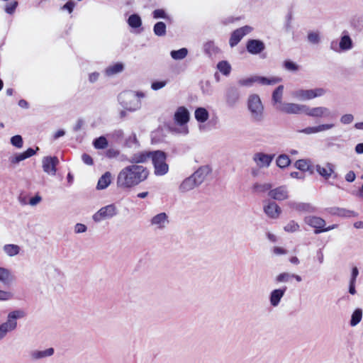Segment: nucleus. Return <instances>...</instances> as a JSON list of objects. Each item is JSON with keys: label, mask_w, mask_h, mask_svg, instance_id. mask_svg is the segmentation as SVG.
Wrapping results in <instances>:
<instances>
[{"label": "nucleus", "mask_w": 363, "mask_h": 363, "mask_svg": "<svg viewBox=\"0 0 363 363\" xmlns=\"http://www.w3.org/2000/svg\"><path fill=\"white\" fill-rule=\"evenodd\" d=\"M148 175V169L143 165H128L119 172L116 185L121 189H130L145 181Z\"/></svg>", "instance_id": "nucleus-1"}, {"label": "nucleus", "mask_w": 363, "mask_h": 363, "mask_svg": "<svg viewBox=\"0 0 363 363\" xmlns=\"http://www.w3.org/2000/svg\"><path fill=\"white\" fill-rule=\"evenodd\" d=\"M143 91L128 90L121 92L118 95L120 104L126 110L134 112L141 108V99L145 97Z\"/></svg>", "instance_id": "nucleus-2"}, {"label": "nucleus", "mask_w": 363, "mask_h": 363, "mask_svg": "<svg viewBox=\"0 0 363 363\" xmlns=\"http://www.w3.org/2000/svg\"><path fill=\"white\" fill-rule=\"evenodd\" d=\"M26 316V313L23 309H16L11 311L6 317V320L0 323V330L1 331L4 338L7 335L16 330L18 328L17 320L23 319Z\"/></svg>", "instance_id": "nucleus-3"}, {"label": "nucleus", "mask_w": 363, "mask_h": 363, "mask_svg": "<svg viewBox=\"0 0 363 363\" xmlns=\"http://www.w3.org/2000/svg\"><path fill=\"white\" fill-rule=\"evenodd\" d=\"M250 118L254 122H262L264 119V106L259 95L250 94L247 101Z\"/></svg>", "instance_id": "nucleus-4"}, {"label": "nucleus", "mask_w": 363, "mask_h": 363, "mask_svg": "<svg viewBox=\"0 0 363 363\" xmlns=\"http://www.w3.org/2000/svg\"><path fill=\"white\" fill-rule=\"evenodd\" d=\"M166 154L165 152L157 150L151 154V158L155 167V174L157 176H163L169 171V166L166 163Z\"/></svg>", "instance_id": "nucleus-5"}, {"label": "nucleus", "mask_w": 363, "mask_h": 363, "mask_svg": "<svg viewBox=\"0 0 363 363\" xmlns=\"http://www.w3.org/2000/svg\"><path fill=\"white\" fill-rule=\"evenodd\" d=\"M326 93L323 88H316L314 89H296L291 92V96L298 101H308L317 97H320Z\"/></svg>", "instance_id": "nucleus-6"}, {"label": "nucleus", "mask_w": 363, "mask_h": 363, "mask_svg": "<svg viewBox=\"0 0 363 363\" xmlns=\"http://www.w3.org/2000/svg\"><path fill=\"white\" fill-rule=\"evenodd\" d=\"M118 213V210L114 203L101 207L93 216L92 219L95 223H100L104 220L111 219Z\"/></svg>", "instance_id": "nucleus-7"}, {"label": "nucleus", "mask_w": 363, "mask_h": 363, "mask_svg": "<svg viewBox=\"0 0 363 363\" xmlns=\"http://www.w3.org/2000/svg\"><path fill=\"white\" fill-rule=\"evenodd\" d=\"M278 111L285 114H306V105L292 102H285L281 104Z\"/></svg>", "instance_id": "nucleus-8"}, {"label": "nucleus", "mask_w": 363, "mask_h": 363, "mask_svg": "<svg viewBox=\"0 0 363 363\" xmlns=\"http://www.w3.org/2000/svg\"><path fill=\"white\" fill-rule=\"evenodd\" d=\"M306 115L313 118H330L332 117V112L325 106L311 108L306 105Z\"/></svg>", "instance_id": "nucleus-9"}, {"label": "nucleus", "mask_w": 363, "mask_h": 363, "mask_svg": "<svg viewBox=\"0 0 363 363\" xmlns=\"http://www.w3.org/2000/svg\"><path fill=\"white\" fill-rule=\"evenodd\" d=\"M315 170L326 180L330 177L336 179L337 177V174L335 173V165L330 162H327L324 165L317 164Z\"/></svg>", "instance_id": "nucleus-10"}, {"label": "nucleus", "mask_w": 363, "mask_h": 363, "mask_svg": "<svg viewBox=\"0 0 363 363\" xmlns=\"http://www.w3.org/2000/svg\"><path fill=\"white\" fill-rule=\"evenodd\" d=\"M252 30V28L249 26H245L233 32L230 38L229 43L231 47L237 45L241 39L250 33Z\"/></svg>", "instance_id": "nucleus-11"}, {"label": "nucleus", "mask_w": 363, "mask_h": 363, "mask_svg": "<svg viewBox=\"0 0 363 363\" xmlns=\"http://www.w3.org/2000/svg\"><path fill=\"white\" fill-rule=\"evenodd\" d=\"M240 100V91L234 87H229L225 92V102L228 107L235 108Z\"/></svg>", "instance_id": "nucleus-12"}, {"label": "nucleus", "mask_w": 363, "mask_h": 363, "mask_svg": "<svg viewBox=\"0 0 363 363\" xmlns=\"http://www.w3.org/2000/svg\"><path fill=\"white\" fill-rule=\"evenodd\" d=\"M169 223L168 216L166 213H160L150 220V225L156 230H163Z\"/></svg>", "instance_id": "nucleus-13"}, {"label": "nucleus", "mask_w": 363, "mask_h": 363, "mask_svg": "<svg viewBox=\"0 0 363 363\" xmlns=\"http://www.w3.org/2000/svg\"><path fill=\"white\" fill-rule=\"evenodd\" d=\"M268 195L272 199L279 201L286 200L289 196L288 188L285 185L279 186L271 189L269 191Z\"/></svg>", "instance_id": "nucleus-14"}, {"label": "nucleus", "mask_w": 363, "mask_h": 363, "mask_svg": "<svg viewBox=\"0 0 363 363\" xmlns=\"http://www.w3.org/2000/svg\"><path fill=\"white\" fill-rule=\"evenodd\" d=\"M303 222L311 228H315L314 233L316 234L317 230H323L325 226V220L320 217L315 216H307L303 218Z\"/></svg>", "instance_id": "nucleus-15"}, {"label": "nucleus", "mask_w": 363, "mask_h": 363, "mask_svg": "<svg viewBox=\"0 0 363 363\" xmlns=\"http://www.w3.org/2000/svg\"><path fill=\"white\" fill-rule=\"evenodd\" d=\"M58 162L59 160L57 157H45L43 159V171L48 174L55 175Z\"/></svg>", "instance_id": "nucleus-16"}, {"label": "nucleus", "mask_w": 363, "mask_h": 363, "mask_svg": "<svg viewBox=\"0 0 363 363\" xmlns=\"http://www.w3.org/2000/svg\"><path fill=\"white\" fill-rule=\"evenodd\" d=\"M274 155L265 154L263 152H257L253 156V160L257 165L260 167H268L272 163Z\"/></svg>", "instance_id": "nucleus-17"}, {"label": "nucleus", "mask_w": 363, "mask_h": 363, "mask_svg": "<svg viewBox=\"0 0 363 363\" xmlns=\"http://www.w3.org/2000/svg\"><path fill=\"white\" fill-rule=\"evenodd\" d=\"M264 212L269 218L277 219L279 217L281 209L274 201H269L264 206Z\"/></svg>", "instance_id": "nucleus-18"}, {"label": "nucleus", "mask_w": 363, "mask_h": 363, "mask_svg": "<svg viewBox=\"0 0 363 363\" xmlns=\"http://www.w3.org/2000/svg\"><path fill=\"white\" fill-rule=\"evenodd\" d=\"M286 289V286H284L282 288L274 289L270 292L269 299L272 306L277 307L279 305L281 298L285 294Z\"/></svg>", "instance_id": "nucleus-19"}, {"label": "nucleus", "mask_w": 363, "mask_h": 363, "mask_svg": "<svg viewBox=\"0 0 363 363\" xmlns=\"http://www.w3.org/2000/svg\"><path fill=\"white\" fill-rule=\"evenodd\" d=\"M246 48L250 54L258 55L265 49V45L259 40L252 39L247 41Z\"/></svg>", "instance_id": "nucleus-20"}, {"label": "nucleus", "mask_w": 363, "mask_h": 363, "mask_svg": "<svg viewBox=\"0 0 363 363\" xmlns=\"http://www.w3.org/2000/svg\"><path fill=\"white\" fill-rule=\"evenodd\" d=\"M174 118L177 124L184 125L189 121V112L184 106H180L177 109Z\"/></svg>", "instance_id": "nucleus-21"}, {"label": "nucleus", "mask_w": 363, "mask_h": 363, "mask_svg": "<svg viewBox=\"0 0 363 363\" xmlns=\"http://www.w3.org/2000/svg\"><path fill=\"white\" fill-rule=\"evenodd\" d=\"M327 211L332 216H336L342 218H352L357 216V213L353 211L336 206L330 207L328 208Z\"/></svg>", "instance_id": "nucleus-22"}, {"label": "nucleus", "mask_w": 363, "mask_h": 363, "mask_svg": "<svg viewBox=\"0 0 363 363\" xmlns=\"http://www.w3.org/2000/svg\"><path fill=\"white\" fill-rule=\"evenodd\" d=\"M334 126L335 125L333 123L320 124L317 126L307 127L298 132L306 135H311L332 129Z\"/></svg>", "instance_id": "nucleus-23"}, {"label": "nucleus", "mask_w": 363, "mask_h": 363, "mask_svg": "<svg viewBox=\"0 0 363 363\" xmlns=\"http://www.w3.org/2000/svg\"><path fill=\"white\" fill-rule=\"evenodd\" d=\"M284 93V86L279 85L273 91L272 96V101L276 109L279 111L281 104H284L285 102L282 101Z\"/></svg>", "instance_id": "nucleus-24"}, {"label": "nucleus", "mask_w": 363, "mask_h": 363, "mask_svg": "<svg viewBox=\"0 0 363 363\" xmlns=\"http://www.w3.org/2000/svg\"><path fill=\"white\" fill-rule=\"evenodd\" d=\"M54 354V349L52 347L48 348L44 350H34L30 351V357L33 361L45 359L51 357Z\"/></svg>", "instance_id": "nucleus-25"}, {"label": "nucleus", "mask_w": 363, "mask_h": 363, "mask_svg": "<svg viewBox=\"0 0 363 363\" xmlns=\"http://www.w3.org/2000/svg\"><path fill=\"white\" fill-rule=\"evenodd\" d=\"M211 169L208 166H203L199 168L192 175L193 179H195V182L199 186L206 179L207 175L210 173Z\"/></svg>", "instance_id": "nucleus-26"}, {"label": "nucleus", "mask_w": 363, "mask_h": 363, "mask_svg": "<svg viewBox=\"0 0 363 363\" xmlns=\"http://www.w3.org/2000/svg\"><path fill=\"white\" fill-rule=\"evenodd\" d=\"M353 48V42L350 37L348 32L344 30L339 43V48L341 51H347Z\"/></svg>", "instance_id": "nucleus-27"}, {"label": "nucleus", "mask_w": 363, "mask_h": 363, "mask_svg": "<svg viewBox=\"0 0 363 363\" xmlns=\"http://www.w3.org/2000/svg\"><path fill=\"white\" fill-rule=\"evenodd\" d=\"M289 206L291 208L301 212L314 213L316 211V208L314 206L307 203L290 202L289 203Z\"/></svg>", "instance_id": "nucleus-28"}, {"label": "nucleus", "mask_w": 363, "mask_h": 363, "mask_svg": "<svg viewBox=\"0 0 363 363\" xmlns=\"http://www.w3.org/2000/svg\"><path fill=\"white\" fill-rule=\"evenodd\" d=\"M152 152H142L134 154L129 159V162L132 164H138L139 163L145 162L149 158L151 157Z\"/></svg>", "instance_id": "nucleus-29"}, {"label": "nucleus", "mask_w": 363, "mask_h": 363, "mask_svg": "<svg viewBox=\"0 0 363 363\" xmlns=\"http://www.w3.org/2000/svg\"><path fill=\"white\" fill-rule=\"evenodd\" d=\"M112 174L109 172H105L99 179L97 182L96 189L104 190L106 189L111 183Z\"/></svg>", "instance_id": "nucleus-30"}, {"label": "nucleus", "mask_w": 363, "mask_h": 363, "mask_svg": "<svg viewBox=\"0 0 363 363\" xmlns=\"http://www.w3.org/2000/svg\"><path fill=\"white\" fill-rule=\"evenodd\" d=\"M14 280V277L11 271L4 267H0V281L4 285H10Z\"/></svg>", "instance_id": "nucleus-31"}, {"label": "nucleus", "mask_w": 363, "mask_h": 363, "mask_svg": "<svg viewBox=\"0 0 363 363\" xmlns=\"http://www.w3.org/2000/svg\"><path fill=\"white\" fill-rule=\"evenodd\" d=\"M255 83L262 85H274L281 82V78L277 77H265L261 76H255Z\"/></svg>", "instance_id": "nucleus-32"}, {"label": "nucleus", "mask_w": 363, "mask_h": 363, "mask_svg": "<svg viewBox=\"0 0 363 363\" xmlns=\"http://www.w3.org/2000/svg\"><path fill=\"white\" fill-rule=\"evenodd\" d=\"M198 185L195 182V179L191 176L186 178L179 186V191L181 192H187L194 189Z\"/></svg>", "instance_id": "nucleus-33"}, {"label": "nucleus", "mask_w": 363, "mask_h": 363, "mask_svg": "<svg viewBox=\"0 0 363 363\" xmlns=\"http://www.w3.org/2000/svg\"><path fill=\"white\" fill-rule=\"evenodd\" d=\"M124 69V65L122 62H116L106 67L105 73L107 76H113L121 73Z\"/></svg>", "instance_id": "nucleus-34"}, {"label": "nucleus", "mask_w": 363, "mask_h": 363, "mask_svg": "<svg viewBox=\"0 0 363 363\" xmlns=\"http://www.w3.org/2000/svg\"><path fill=\"white\" fill-rule=\"evenodd\" d=\"M194 116L199 123L206 122L209 117V113L205 108L199 107L195 110Z\"/></svg>", "instance_id": "nucleus-35"}, {"label": "nucleus", "mask_w": 363, "mask_h": 363, "mask_svg": "<svg viewBox=\"0 0 363 363\" xmlns=\"http://www.w3.org/2000/svg\"><path fill=\"white\" fill-rule=\"evenodd\" d=\"M203 51L206 55L211 56L218 52V48L213 41L208 40L203 44Z\"/></svg>", "instance_id": "nucleus-36"}, {"label": "nucleus", "mask_w": 363, "mask_h": 363, "mask_svg": "<svg viewBox=\"0 0 363 363\" xmlns=\"http://www.w3.org/2000/svg\"><path fill=\"white\" fill-rule=\"evenodd\" d=\"M188 54V50L185 48H181L177 50H172L170 52L171 57L175 60H181L184 59Z\"/></svg>", "instance_id": "nucleus-37"}, {"label": "nucleus", "mask_w": 363, "mask_h": 363, "mask_svg": "<svg viewBox=\"0 0 363 363\" xmlns=\"http://www.w3.org/2000/svg\"><path fill=\"white\" fill-rule=\"evenodd\" d=\"M4 251L7 255L13 257L19 253L20 247L16 245L8 244L4 246Z\"/></svg>", "instance_id": "nucleus-38"}, {"label": "nucleus", "mask_w": 363, "mask_h": 363, "mask_svg": "<svg viewBox=\"0 0 363 363\" xmlns=\"http://www.w3.org/2000/svg\"><path fill=\"white\" fill-rule=\"evenodd\" d=\"M362 318V311L360 308H357L352 313L350 324L351 326H356L359 323Z\"/></svg>", "instance_id": "nucleus-39"}, {"label": "nucleus", "mask_w": 363, "mask_h": 363, "mask_svg": "<svg viewBox=\"0 0 363 363\" xmlns=\"http://www.w3.org/2000/svg\"><path fill=\"white\" fill-rule=\"evenodd\" d=\"M128 25L133 28H138L142 25V20L139 15L132 14L128 18Z\"/></svg>", "instance_id": "nucleus-40"}, {"label": "nucleus", "mask_w": 363, "mask_h": 363, "mask_svg": "<svg viewBox=\"0 0 363 363\" xmlns=\"http://www.w3.org/2000/svg\"><path fill=\"white\" fill-rule=\"evenodd\" d=\"M166 25L164 22L160 21L155 24L153 31L157 36H164L166 35Z\"/></svg>", "instance_id": "nucleus-41"}, {"label": "nucleus", "mask_w": 363, "mask_h": 363, "mask_svg": "<svg viewBox=\"0 0 363 363\" xmlns=\"http://www.w3.org/2000/svg\"><path fill=\"white\" fill-rule=\"evenodd\" d=\"M307 40L313 45H318L321 41L320 34L318 31H310L307 35Z\"/></svg>", "instance_id": "nucleus-42"}, {"label": "nucleus", "mask_w": 363, "mask_h": 363, "mask_svg": "<svg viewBox=\"0 0 363 363\" xmlns=\"http://www.w3.org/2000/svg\"><path fill=\"white\" fill-rule=\"evenodd\" d=\"M93 145L96 149L103 150L108 147V143L104 136H100L94 140Z\"/></svg>", "instance_id": "nucleus-43"}, {"label": "nucleus", "mask_w": 363, "mask_h": 363, "mask_svg": "<svg viewBox=\"0 0 363 363\" xmlns=\"http://www.w3.org/2000/svg\"><path fill=\"white\" fill-rule=\"evenodd\" d=\"M218 69L224 75L228 76L231 71V66L227 61H220L217 65Z\"/></svg>", "instance_id": "nucleus-44"}, {"label": "nucleus", "mask_w": 363, "mask_h": 363, "mask_svg": "<svg viewBox=\"0 0 363 363\" xmlns=\"http://www.w3.org/2000/svg\"><path fill=\"white\" fill-rule=\"evenodd\" d=\"M290 163L291 160L289 156L285 154L280 155L277 159V164L280 168L286 167L290 164Z\"/></svg>", "instance_id": "nucleus-45"}, {"label": "nucleus", "mask_w": 363, "mask_h": 363, "mask_svg": "<svg viewBox=\"0 0 363 363\" xmlns=\"http://www.w3.org/2000/svg\"><path fill=\"white\" fill-rule=\"evenodd\" d=\"M310 160H298L295 162V167L298 169L306 172L310 170Z\"/></svg>", "instance_id": "nucleus-46"}, {"label": "nucleus", "mask_w": 363, "mask_h": 363, "mask_svg": "<svg viewBox=\"0 0 363 363\" xmlns=\"http://www.w3.org/2000/svg\"><path fill=\"white\" fill-rule=\"evenodd\" d=\"M272 189V184L269 183L264 184H255L253 186V190L257 193H264L267 191H270Z\"/></svg>", "instance_id": "nucleus-47"}, {"label": "nucleus", "mask_w": 363, "mask_h": 363, "mask_svg": "<svg viewBox=\"0 0 363 363\" xmlns=\"http://www.w3.org/2000/svg\"><path fill=\"white\" fill-rule=\"evenodd\" d=\"M300 226L294 220H290L284 227V230L287 233H295L299 230Z\"/></svg>", "instance_id": "nucleus-48"}, {"label": "nucleus", "mask_w": 363, "mask_h": 363, "mask_svg": "<svg viewBox=\"0 0 363 363\" xmlns=\"http://www.w3.org/2000/svg\"><path fill=\"white\" fill-rule=\"evenodd\" d=\"M291 279V274L289 272H283L276 277L275 281L277 283H286L289 282Z\"/></svg>", "instance_id": "nucleus-49"}, {"label": "nucleus", "mask_w": 363, "mask_h": 363, "mask_svg": "<svg viewBox=\"0 0 363 363\" xmlns=\"http://www.w3.org/2000/svg\"><path fill=\"white\" fill-rule=\"evenodd\" d=\"M17 1H12L5 5L4 11L6 13L12 15L14 13L17 6H18Z\"/></svg>", "instance_id": "nucleus-50"}, {"label": "nucleus", "mask_w": 363, "mask_h": 363, "mask_svg": "<svg viewBox=\"0 0 363 363\" xmlns=\"http://www.w3.org/2000/svg\"><path fill=\"white\" fill-rule=\"evenodd\" d=\"M11 143L17 148H21L23 145V141L21 135H16L11 138Z\"/></svg>", "instance_id": "nucleus-51"}, {"label": "nucleus", "mask_w": 363, "mask_h": 363, "mask_svg": "<svg viewBox=\"0 0 363 363\" xmlns=\"http://www.w3.org/2000/svg\"><path fill=\"white\" fill-rule=\"evenodd\" d=\"M254 83H255V76L247 77V78L240 79L238 81V84L240 86H251Z\"/></svg>", "instance_id": "nucleus-52"}, {"label": "nucleus", "mask_w": 363, "mask_h": 363, "mask_svg": "<svg viewBox=\"0 0 363 363\" xmlns=\"http://www.w3.org/2000/svg\"><path fill=\"white\" fill-rule=\"evenodd\" d=\"M152 16L154 18H168V16L164 9H155L152 12Z\"/></svg>", "instance_id": "nucleus-53"}, {"label": "nucleus", "mask_w": 363, "mask_h": 363, "mask_svg": "<svg viewBox=\"0 0 363 363\" xmlns=\"http://www.w3.org/2000/svg\"><path fill=\"white\" fill-rule=\"evenodd\" d=\"M354 120V116L352 114L348 113L345 114L341 116L340 122L344 125L350 124Z\"/></svg>", "instance_id": "nucleus-54"}, {"label": "nucleus", "mask_w": 363, "mask_h": 363, "mask_svg": "<svg viewBox=\"0 0 363 363\" xmlns=\"http://www.w3.org/2000/svg\"><path fill=\"white\" fill-rule=\"evenodd\" d=\"M284 67L289 71L295 72L297 71L298 69V67L296 64H295L294 62L290 60H286L284 62Z\"/></svg>", "instance_id": "nucleus-55"}, {"label": "nucleus", "mask_w": 363, "mask_h": 363, "mask_svg": "<svg viewBox=\"0 0 363 363\" xmlns=\"http://www.w3.org/2000/svg\"><path fill=\"white\" fill-rule=\"evenodd\" d=\"M166 84H167L166 81H156V82H154L152 83L151 88L153 90L157 91V90H159V89L164 87Z\"/></svg>", "instance_id": "nucleus-56"}, {"label": "nucleus", "mask_w": 363, "mask_h": 363, "mask_svg": "<svg viewBox=\"0 0 363 363\" xmlns=\"http://www.w3.org/2000/svg\"><path fill=\"white\" fill-rule=\"evenodd\" d=\"M75 6V3L73 1H68L62 8V10H66L71 13Z\"/></svg>", "instance_id": "nucleus-57"}, {"label": "nucleus", "mask_w": 363, "mask_h": 363, "mask_svg": "<svg viewBox=\"0 0 363 363\" xmlns=\"http://www.w3.org/2000/svg\"><path fill=\"white\" fill-rule=\"evenodd\" d=\"M26 159H27V158H26V156L24 154V152H21V153L17 154L15 157H12L11 159V162L12 163L16 164V163H18L21 161H23Z\"/></svg>", "instance_id": "nucleus-58"}, {"label": "nucleus", "mask_w": 363, "mask_h": 363, "mask_svg": "<svg viewBox=\"0 0 363 363\" xmlns=\"http://www.w3.org/2000/svg\"><path fill=\"white\" fill-rule=\"evenodd\" d=\"M13 297V294L9 291L0 290V301H8Z\"/></svg>", "instance_id": "nucleus-59"}, {"label": "nucleus", "mask_w": 363, "mask_h": 363, "mask_svg": "<svg viewBox=\"0 0 363 363\" xmlns=\"http://www.w3.org/2000/svg\"><path fill=\"white\" fill-rule=\"evenodd\" d=\"M87 230L86 226L82 223H77L74 226V233H82L86 232Z\"/></svg>", "instance_id": "nucleus-60"}, {"label": "nucleus", "mask_w": 363, "mask_h": 363, "mask_svg": "<svg viewBox=\"0 0 363 363\" xmlns=\"http://www.w3.org/2000/svg\"><path fill=\"white\" fill-rule=\"evenodd\" d=\"M41 200L42 197L37 194L29 200V204L32 206H36L41 201Z\"/></svg>", "instance_id": "nucleus-61"}, {"label": "nucleus", "mask_w": 363, "mask_h": 363, "mask_svg": "<svg viewBox=\"0 0 363 363\" xmlns=\"http://www.w3.org/2000/svg\"><path fill=\"white\" fill-rule=\"evenodd\" d=\"M82 160L87 165H91L93 164V160L88 154H83L82 155Z\"/></svg>", "instance_id": "nucleus-62"}, {"label": "nucleus", "mask_w": 363, "mask_h": 363, "mask_svg": "<svg viewBox=\"0 0 363 363\" xmlns=\"http://www.w3.org/2000/svg\"><path fill=\"white\" fill-rule=\"evenodd\" d=\"M359 274V270L357 267H354L352 269V273H351V277L350 281L351 282H356L357 277Z\"/></svg>", "instance_id": "nucleus-63"}, {"label": "nucleus", "mask_w": 363, "mask_h": 363, "mask_svg": "<svg viewBox=\"0 0 363 363\" xmlns=\"http://www.w3.org/2000/svg\"><path fill=\"white\" fill-rule=\"evenodd\" d=\"M356 175L353 171L348 172L345 175V180L348 182H352L354 181Z\"/></svg>", "instance_id": "nucleus-64"}]
</instances>
